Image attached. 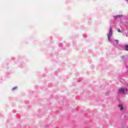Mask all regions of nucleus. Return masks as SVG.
<instances>
[{
	"mask_svg": "<svg viewBox=\"0 0 128 128\" xmlns=\"http://www.w3.org/2000/svg\"><path fill=\"white\" fill-rule=\"evenodd\" d=\"M17 88L18 87H14L12 88V90H16Z\"/></svg>",
	"mask_w": 128,
	"mask_h": 128,
	"instance_id": "obj_6",
	"label": "nucleus"
},
{
	"mask_svg": "<svg viewBox=\"0 0 128 128\" xmlns=\"http://www.w3.org/2000/svg\"><path fill=\"white\" fill-rule=\"evenodd\" d=\"M115 42H116V44H118V40H115Z\"/></svg>",
	"mask_w": 128,
	"mask_h": 128,
	"instance_id": "obj_7",
	"label": "nucleus"
},
{
	"mask_svg": "<svg viewBox=\"0 0 128 128\" xmlns=\"http://www.w3.org/2000/svg\"><path fill=\"white\" fill-rule=\"evenodd\" d=\"M118 108H120V110H124V105L122 104H119Z\"/></svg>",
	"mask_w": 128,
	"mask_h": 128,
	"instance_id": "obj_3",
	"label": "nucleus"
},
{
	"mask_svg": "<svg viewBox=\"0 0 128 128\" xmlns=\"http://www.w3.org/2000/svg\"><path fill=\"white\" fill-rule=\"evenodd\" d=\"M118 32H122V31L120 30V29H118Z\"/></svg>",
	"mask_w": 128,
	"mask_h": 128,
	"instance_id": "obj_8",
	"label": "nucleus"
},
{
	"mask_svg": "<svg viewBox=\"0 0 128 128\" xmlns=\"http://www.w3.org/2000/svg\"><path fill=\"white\" fill-rule=\"evenodd\" d=\"M112 28H110V31L107 34L108 42H112V40H110V36H112Z\"/></svg>",
	"mask_w": 128,
	"mask_h": 128,
	"instance_id": "obj_1",
	"label": "nucleus"
},
{
	"mask_svg": "<svg viewBox=\"0 0 128 128\" xmlns=\"http://www.w3.org/2000/svg\"><path fill=\"white\" fill-rule=\"evenodd\" d=\"M120 16H122V15H118L115 16V18H120Z\"/></svg>",
	"mask_w": 128,
	"mask_h": 128,
	"instance_id": "obj_4",
	"label": "nucleus"
},
{
	"mask_svg": "<svg viewBox=\"0 0 128 128\" xmlns=\"http://www.w3.org/2000/svg\"><path fill=\"white\" fill-rule=\"evenodd\" d=\"M125 48H126V50H128V45H126V46H125Z\"/></svg>",
	"mask_w": 128,
	"mask_h": 128,
	"instance_id": "obj_5",
	"label": "nucleus"
},
{
	"mask_svg": "<svg viewBox=\"0 0 128 128\" xmlns=\"http://www.w3.org/2000/svg\"><path fill=\"white\" fill-rule=\"evenodd\" d=\"M118 92L120 94H126L128 92V89L126 88H120L119 89Z\"/></svg>",
	"mask_w": 128,
	"mask_h": 128,
	"instance_id": "obj_2",
	"label": "nucleus"
}]
</instances>
